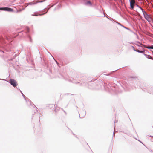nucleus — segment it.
Wrapping results in <instances>:
<instances>
[{
    "label": "nucleus",
    "instance_id": "423d86ee",
    "mask_svg": "<svg viewBox=\"0 0 153 153\" xmlns=\"http://www.w3.org/2000/svg\"><path fill=\"white\" fill-rule=\"evenodd\" d=\"M82 112H81L80 113V114H79V115H80V118H83V117H84L85 115V112H83V114L82 116Z\"/></svg>",
    "mask_w": 153,
    "mask_h": 153
},
{
    "label": "nucleus",
    "instance_id": "f03ea898",
    "mask_svg": "<svg viewBox=\"0 0 153 153\" xmlns=\"http://www.w3.org/2000/svg\"><path fill=\"white\" fill-rule=\"evenodd\" d=\"M139 11L141 13H142L143 15L145 18L149 22H152V19L151 17L148 15L145 11H144L143 10L141 7L139 8Z\"/></svg>",
    "mask_w": 153,
    "mask_h": 153
},
{
    "label": "nucleus",
    "instance_id": "6e6552de",
    "mask_svg": "<svg viewBox=\"0 0 153 153\" xmlns=\"http://www.w3.org/2000/svg\"><path fill=\"white\" fill-rule=\"evenodd\" d=\"M146 56L147 58L148 59H153L152 57L149 55H146Z\"/></svg>",
    "mask_w": 153,
    "mask_h": 153
},
{
    "label": "nucleus",
    "instance_id": "7ed1b4c3",
    "mask_svg": "<svg viewBox=\"0 0 153 153\" xmlns=\"http://www.w3.org/2000/svg\"><path fill=\"white\" fill-rule=\"evenodd\" d=\"M10 82L14 87H16L17 86V82L14 79H10Z\"/></svg>",
    "mask_w": 153,
    "mask_h": 153
},
{
    "label": "nucleus",
    "instance_id": "1a4fd4ad",
    "mask_svg": "<svg viewBox=\"0 0 153 153\" xmlns=\"http://www.w3.org/2000/svg\"><path fill=\"white\" fill-rule=\"evenodd\" d=\"M144 52V51H139V53H143Z\"/></svg>",
    "mask_w": 153,
    "mask_h": 153
},
{
    "label": "nucleus",
    "instance_id": "9b49d317",
    "mask_svg": "<svg viewBox=\"0 0 153 153\" xmlns=\"http://www.w3.org/2000/svg\"><path fill=\"white\" fill-rule=\"evenodd\" d=\"M87 2V3H88V4H91V2L89 1H88Z\"/></svg>",
    "mask_w": 153,
    "mask_h": 153
},
{
    "label": "nucleus",
    "instance_id": "0eeeda50",
    "mask_svg": "<svg viewBox=\"0 0 153 153\" xmlns=\"http://www.w3.org/2000/svg\"><path fill=\"white\" fill-rule=\"evenodd\" d=\"M145 47L146 48H149V49L151 48V49H153V46H146Z\"/></svg>",
    "mask_w": 153,
    "mask_h": 153
},
{
    "label": "nucleus",
    "instance_id": "20e7f679",
    "mask_svg": "<svg viewBox=\"0 0 153 153\" xmlns=\"http://www.w3.org/2000/svg\"><path fill=\"white\" fill-rule=\"evenodd\" d=\"M0 10L7 11H13V9L10 8L8 7H0Z\"/></svg>",
    "mask_w": 153,
    "mask_h": 153
},
{
    "label": "nucleus",
    "instance_id": "39448f33",
    "mask_svg": "<svg viewBox=\"0 0 153 153\" xmlns=\"http://www.w3.org/2000/svg\"><path fill=\"white\" fill-rule=\"evenodd\" d=\"M130 6L132 9H133L134 7V4L135 3L134 0H130Z\"/></svg>",
    "mask_w": 153,
    "mask_h": 153
},
{
    "label": "nucleus",
    "instance_id": "9d476101",
    "mask_svg": "<svg viewBox=\"0 0 153 153\" xmlns=\"http://www.w3.org/2000/svg\"><path fill=\"white\" fill-rule=\"evenodd\" d=\"M135 51H137L138 52H139V51H140V50H134Z\"/></svg>",
    "mask_w": 153,
    "mask_h": 153
},
{
    "label": "nucleus",
    "instance_id": "f257e3e1",
    "mask_svg": "<svg viewBox=\"0 0 153 153\" xmlns=\"http://www.w3.org/2000/svg\"><path fill=\"white\" fill-rule=\"evenodd\" d=\"M139 11L141 13H142L143 15L145 18L149 22H152V19L151 17L148 15L145 11H144L143 10L141 7L139 8Z\"/></svg>",
    "mask_w": 153,
    "mask_h": 153
}]
</instances>
